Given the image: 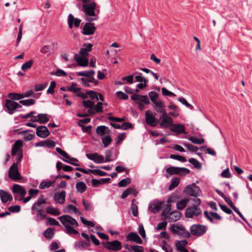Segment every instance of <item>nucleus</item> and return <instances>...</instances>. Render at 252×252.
<instances>
[{
  "instance_id": "f257e3e1",
  "label": "nucleus",
  "mask_w": 252,
  "mask_h": 252,
  "mask_svg": "<svg viewBox=\"0 0 252 252\" xmlns=\"http://www.w3.org/2000/svg\"><path fill=\"white\" fill-rule=\"evenodd\" d=\"M96 3L94 1H92L88 3L82 4L81 6H78V8L84 13L86 20L92 22L98 19L97 13L99 10H98L97 13L96 12Z\"/></svg>"
},
{
  "instance_id": "f03ea898",
  "label": "nucleus",
  "mask_w": 252,
  "mask_h": 252,
  "mask_svg": "<svg viewBox=\"0 0 252 252\" xmlns=\"http://www.w3.org/2000/svg\"><path fill=\"white\" fill-rule=\"evenodd\" d=\"M156 112L161 114L159 117L160 122L159 123L161 127L168 128L172 126L173 123V119L167 115L164 107L157 110Z\"/></svg>"
},
{
  "instance_id": "7ed1b4c3",
  "label": "nucleus",
  "mask_w": 252,
  "mask_h": 252,
  "mask_svg": "<svg viewBox=\"0 0 252 252\" xmlns=\"http://www.w3.org/2000/svg\"><path fill=\"white\" fill-rule=\"evenodd\" d=\"M170 230L174 234L184 238H189L190 233L182 224H173L171 225Z\"/></svg>"
},
{
  "instance_id": "20e7f679",
  "label": "nucleus",
  "mask_w": 252,
  "mask_h": 252,
  "mask_svg": "<svg viewBox=\"0 0 252 252\" xmlns=\"http://www.w3.org/2000/svg\"><path fill=\"white\" fill-rule=\"evenodd\" d=\"M166 174L165 177L169 178L170 176L173 175H186L189 174L190 170L185 167H178L171 166L166 169Z\"/></svg>"
},
{
  "instance_id": "39448f33",
  "label": "nucleus",
  "mask_w": 252,
  "mask_h": 252,
  "mask_svg": "<svg viewBox=\"0 0 252 252\" xmlns=\"http://www.w3.org/2000/svg\"><path fill=\"white\" fill-rule=\"evenodd\" d=\"M59 220L64 227L68 226L77 227L78 225L77 220L69 215L61 216L59 217Z\"/></svg>"
},
{
  "instance_id": "423d86ee",
  "label": "nucleus",
  "mask_w": 252,
  "mask_h": 252,
  "mask_svg": "<svg viewBox=\"0 0 252 252\" xmlns=\"http://www.w3.org/2000/svg\"><path fill=\"white\" fill-rule=\"evenodd\" d=\"M148 95L151 101L154 104L153 108L156 111L164 107L163 103L160 99H158V94L157 92L155 91L150 92Z\"/></svg>"
},
{
  "instance_id": "0eeeda50",
  "label": "nucleus",
  "mask_w": 252,
  "mask_h": 252,
  "mask_svg": "<svg viewBox=\"0 0 252 252\" xmlns=\"http://www.w3.org/2000/svg\"><path fill=\"white\" fill-rule=\"evenodd\" d=\"M191 234L199 237L204 235L207 231V227L202 224H193L190 227Z\"/></svg>"
},
{
  "instance_id": "6e6552de",
  "label": "nucleus",
  "mask_w": 252,
  "mask_h": 252,
  "mask_svg": "<svg viewBox=\"0 0 252 252\" xmlns=\"http://www.w3.org/2000/svg\"><path fill=\"white\" fill-rule=\"evenodd\" d=\"M184 192L190 196L197 197L201 193V190L199 187L192 184L187 186L184 189Z\"/></svg>"
},
{
  "instance_id": "1a4fd4ad",
  "label": "nucleus",
  "mask_w": 252,
  "mask_h": 252,
  "mask_svg": "<svg viewBox=\"0 0 252 252\" xmlns=\"http://www.w3.org/2000/svg\"><path fill=\"white\" fill-rule=\"evenodd\" d=\"M201 214L202 211L199 207L191 205L187 209L185 216L188 218H193L194 217H198Z\"/></svg>"
},
{
  "instance_id": "9d476101",
  "label": "nucleus",
  "mask_w": 252,
  "mask_h": 252,
  "mask_svg": "<svg viewBox=\"0 0 252 252\" xmlns=\"http://www.w3.org/2000/svg\"><path fill=\"white\" fill-rule=\"evenodd\" d=\"M145 121L147 125L152 127L156 126L159 123V120L156 118L151 110L145 112Z\"/></svg>"
},
{
  "instance_id": "9b49d317",
  "label": "nucleus",
  "mask_w": 252,
  "mask_h": 252,
  "mask_svg": "<svg viewBox=\"0 0 252 252\" xmlns=\"http://www.w3.org/2000/svg\"><path fill=\"white\" fill-rule=\"evenodd\" d=\"M8 175L10 179L14 180H19L21 179L17 163H13L11 166L8 172Z\"/></svg>"
},
{
  "instance_id": "f8f14e48",
  "label": "nucleus",
  "mask_w": 252,
  "mask_h": 252,
  "mask_svg": "<svg viewBox=\"0 0 252 252\" xmlns=\"http://www.w3.org/2000/svg\"><path fill=\"white\" fill-rule=\"evenodd\" d=\"M103 245L105 248L114 251H120L122 248V244L118 240H115L111 242L107 241L104 243Z\"/></svg>"
},
{
  "instance_id": "ddd939ff",
  "label": "nucleus",
  "mask_w": 252,
  "mask_h": 252,
  "mask_svg": "<svg viewBox=\"0 0 252 252\" xmlns=\"http://www.w3.org/2000/svg\"><path fill=\"white\" fill-rule=\"evenodd\" d=\"M5 107L8 110V113L10 115L14 113L17 108L22 107L18 103L10 99H6L5 103Z\"/></svg>"
},
{
  "instance_id": "4468645a",
  "label": "nucleus",
  "mask_w": 252,
  "mask_h": 252,
  "mask_svg": "<svg viewBox=\"0 0 252 252\" xmlns=\"http://www.w3.org/2000/svg\"><path fill=\"white\" fill-rule=\"evenodd\" d=\"M96 29L94 23L88 22L84 25L82 33L84 35H92L94 33Z\"/></svg>"
},
{
  "instance_id": "2eb2a0df",
  "label": "nucleus",
  "mask_w": 252,
  "mask_h": 252,
  "mask_svg": "<svg viewBox=\"0 0 252 252\" xmlns=\"http://www.w3.org/2000/svg\"><path fill=\"white\" fill-rule=\"evenodd\" d=\"M36 135L42 138H45L50 135L48 128L44 126H40L36 128Z\"/></svg>"
},
{
  "instance_id": "dca6fc26",
  "label": "nucleus",
  "mask_w": 252,
  "mask_h": 252,
  "mask_svg": "<svg viewBox=\"0 0 252 252\" xmlns=\"http://www.w3.org/2000/svg\"><path fill=\"white\" fill-rule=\"evenodd\" d=\"M86 157L90 160L94 161L96 163H102L104 162V158L102 155H99L98 153L87 154Z\"/></svg>"
},
{
  "instance_id": "f3484780",
  "label": "nucleus",
  "mask_w": 252,
  "mask_h": 252,
  "mask_svg": "<svg viewBox=\"0 0 252 252\" xmlns=\"http://www.w3.org/2000/svg\"><path fill=\"white\" fill-rule=\"evenodd\" d=\"M67 22L69 28L72 29L73 25L75 27L78 28L80 26L81 20L78 18H74L72 14H69L68 16Z\"/></svg>"
},
{
  "instance_id": "a211bd4d",
  "label": "nucleus",
  "mask_w": 252,
  "mask_h": 252,
  "mask_svg": "<svg viewBox=\"0 0 252 252\" xmlns=\"http://www.w3.org/2000/svg\"><path fill=\"white\" fill-rule=\"evenodd\" d=\"M12 192L15 194H19L21 197H24L26 194L25 189L22 186L18 184L13 185L12 188Z\"/></svg>"
},
{
  "instance_id": "6ab92c4d",
  "label": "nucleus",
  "mask_w": 252,
  "mask_h": 252,
  "mask_svg": "<svg viewBox=\"0 0 252 252\" xmlns=\"http://www.w3.org/2000/svg\"><path fill=\"white\" fill-rule=\"evenodd\" d=\"M65 191L62 190L60 192H56L54 195V199L56 203L63 204L65 202Z\"/></svg>"
},
{
  "instance_id": "aec40b11",
  "label": "nucleus",
  "mask_w": 252,
  "mask_h": 252,
  "mask_svg": "<svg viewBox=\"0 0 252 252\" xmlns=\"http://www.w3.org/2000/svg\"><path fill=\"white\" fill-rule=\"evenodd\" d=\"M0 198L3 203H6L9 200H12L13 198L10 193L3 189H0Z\"/></svg>"
},
{
  "instance_id": "412c9836",
  "label": "nucleus",
  "mask_w": 252,
  "mask_h": 252,
  "mask_svg": "<svg viewBox=\"0 0 252 252\" xmlns=\"http://www.w3.org/2000/svg\"><path fill=\"white\" fill-rule=\"evenodd\" d=\"M23 145V142L21 140H17L13 147L12 149L11 154L12 156H15L17 153L22 152V147Z\"/></svg>"
},
{
  "instance_id": "4be33fe9",
  "label": "nucleus",
  "mask_w": 252,
  "mask_h": 252,
  "mask_svg": "<svg viewBox=\"0 0 252 252\" xmlns=\"http://www.w3.org/2000/svg\"><path fill=\"white\" fill-rule=\"evenodd\" d=\"M131 98L133 100H139L141 103L143 102L145 104L148 105L150 104V101L147 95L134 94L131 96Z\"/></svg>"
},
{
  "instance_id": "5701e85b",
  "label": "nucleus",
  "mask_w": 252,
  "mask_h": 252,
  "mask_svg": "<svg viewBox=\"0 0 252 252\" xmlns=\"http://www.w3.org/2000/svg\"><path fill=\"white\" fill-rule=\"evenodd\" d=\"M163 203L164 201L154 203L149 205V209L152 212L157 213L161 209Z\"/></svg>"
},
{
  "instance_id": "b1692460",
  "label": "nucleus",
  "mask_w": 252,
  "mask_h": 252,
  "mask_svg": "<svg viewBox=\"0 0 252 252\" xmlns=\"http://www.w3.org/2000/svg\"><path fill=\"white\" fill-rule=\"evenodd\" d=\"M173 202L172 197L168 198L167 199V204L166 205L165 208L164 209L162 213V216L164 217L165 219H167L169 214L170 213V211L171 210V203Z\"/></svg>"
},
{
  "instance_id": "393cba45",
  "label": "nucleus",
  "mask_w": 252,
  "mask_h": 252,
  "mask_svg": "<svg viewBox=\"0 0 252 252\" xmlns=\"http://www.w3.org/2000/svg\"><path fill=\"white\" fill-rule=\"evenodd\" d=\"M55 145L56 143L54 141L49 139L35 143V146L46 147L48 148H54L55 146Z\"/></svg>"
},
{
  "instance_id": "a878e982",
  "label": "nucleus",
  "mask_w": 252,
  "mask_h": 252,
  "mask_svg": "<svg viewBox=\"0 0 252 252\" xmlns=\"http://www.w3.org/2000/svg\"><path fill=\"white\" fill-rule=\"evenodd\" d=\"M171 131L177 133H185V127L182 124H172Z\"/></svg>"
},
{
  "instance_id": "bb28decb",
  "label": "nucleus",
  "mask_w": 252,
  "mask_h": 252,
  "mask_svg": "<svg viewBox=\"0 0 252 252\" xmlns=\"http://www.w3.org/2000/svg\"><path fill=\"white\" fill-rule=\"evenodd\" d=\"M111 181L110 178H102L99 180L93 179L92 180V184L94 187H97L100 185L109 183Z\"/></svg>"
},
{
  "instance_id": "cd10ccee",
  "label": "nucleus",
  "mask_w": 252,
  "mask_h": 252,
  "mask_svg": "<svg viewBox=\"0 0 252 252\" xmlns=\"http://www.w3.org/2000/svg\"><path fill=\"white\" fill-rule=\"evenodd\" d=\"M74 60L79 66H87L88 65V60L85 57L79 56V55L77 54L74 55Z\"/></svg>"
},
{
  "instance_id": "c85d7f7f",
  "label": "nucleus",
  "mask_w": 252,
  "mask_h": 252,
  "mask_svg": "<svg viewBox=\"0 0 252 252\" xmlns=\"http://www.w3.org/2000/svg\"><path fill=\"white\" fill-rule=\"evenodd\" d=\"M126 239L127 240L134 241L139 244H141L142 243V241L141 238L137 233L134 232L129 233L127 236Z\"/></svg>"
},
{
  "instance_id": "c756f323",
  "label": "nucleus",
  "mask_w": 252,
  "mask_h": 252,
  "mask_svg": "<svg viewBox=\"0 0 252 252\" xmlns=\"http://www.w3.org/2000/svg\"><path fill=\"white\" fill-rule=\"evenodd\" d=\"M181 213L178 211H174L169 214L168 218L171 222H174L178 220L181 218Z\"/></svg>"
},
{
  "instance_id": "7c9ffc66",
  "label": "nucleus",
  "mask_w": 252,
  "mask_h": 252,
  "mask_svg": "<svg viewBox=\"0 0 252 252\" xmlns=\"http://www.w3.org/2000/svg\"><path fill=\"white\" fill-rule=\"evenodd\" d=\"M96 132L99 136H103L106 134H109L110 131L108 127L105 126H100L96 127Z\"/></svg>"
},
{
  "instance_id": "2f4dec72",
  "label": "nucleus",
  "mask_w": 252,
  "mask_h": 252,
  "mask_svg": "<svg viewBox=\"0 0 252 252\" xmlns=\"http://www.w3.org/2000/svg\"><path fill=\"white\" fill-rule=\"evenodd\" d=\"M46 203V199L44 198V195H41L37 200V201L34 203V204L32 205L31 209L32 211H33L35 209H36V207H38Z\"/></svg>"
},
{
  "instance_id": "473e14b6",
  "label": "nucleus",
  "mask_w": 252,
  "mask_h": 252,
  "mask_svg": "<svg viewBox=\"0 0 252 252\" xmlns=\"http://www.w3.org/2000/svg\"><path fill=\"white\" fill-rule=\"evenodd\" d=\"M79 95L82 96L84 99L89 97L92 99H96L97 100H98L97 94L94 91H90L87 92L85 94H81Z\"/></svg>"
},
{
  "instance_id": "72a5a7b5",
  "label": "nucleus",
  "mask_w": 252,
  "mask_h": 252,
  "mask_svg": "<svg viewBox=\"0 0 252 252\" xmlns=\"http://www.w3.org/2000/svg\"><path fill=\"white\" fill-rule=\"evenodd\" d=\"M93 45L91 43L84 44L83 47L81 48L79 54L82 56H87L88 52L92 50Z\"/></svg>"
},
{
  "instance_id": "f704fd0d",
  "label": "nucleus",
  "mask_w": 252,
  "mask_h": 252,
  "mask_svg": "<svg viewBox=\"0 0 252 252\" xmlns=\"http://www.w3.org/2000/svg\"><path fill=\"white\" fill-rule=\"evenodd\" d=\"M82 104L84 107L90 108V109L88 110L89 114H94V112L93 110L94 107V102L93 101L90 100H83L82 101Z\"/></svg>"
},
{
  "instance_id": "c9c22d12",
  "label": "nucleus",
  "mask_w": 252,
  "mask_h": 252,
  "mask_svg": "<svg viewBox=\"0 0 252 252\" xmlns=\"http://www.w3.org/2000/svg\"><path fill=\"white\" fill-rule=\"evenodd\" d=\"M56 183L55 180L47 181L44 180L40 184L39 187L40 189H43L54 186Z\"/></svg>"
},
{
  "instance_id": "e433bc0d",
  "label": "nucleus",
  "mask_w": 252,
  "mask_h": 252,
  "mask_svg": "<svg viewBox=\"0 0 252 252\" xmlns=\"http://www.w3.org/2000/svg\"><path fill=\"white\" fill-rule=\"evenodd\" d=\"M189 199L187 198H185L181 200L178 201L176 203V208L179 210H183L187 206Z\"/></svg>"
},
{
  "instance_id": "4c0bfd02",
  "label": "nucleus",
  "mask_w": 252,
  "mask_h": 252,
  "mask_svg": "<svg viewBox=\"0 0 252 252\" xmlns=\"http://www.w3.org/2000/svg\"><path fill=\"white\" fill-rule=\"evenodd\" d=\"M63 212L65 213L73 212L76 214H80L78 209L75 206L71 204L67 205L65 208L63 209Z\"/></svg>"
},
{
  "instance_id": "58836bf2",
  "label": "nucleus",
  "mask_w": 252,
  "mask_h": 252,
  "mask_svg": "<svg viewBox=\"0 0 252 252\" xmlns=\"http://www.w3.org/2000/svg\"><path fill=\"white\" fill-rule=\"evenodd\" d=\"M76 189L77 192L83 193L86 190L87 186L83 181L79 182L76 184Z\"/></svg>"
},
{
  "instance_id": "ea45409f",
  "label": "nucleus",
  "mask_w": 252,
  "mask_h": 252,
  "mask_svg": "<svg viewBox=\"0 0 252 252\" xmlns=\"http://www.w3.org/2000/svg\"><path fill=\"white\" fill-rule=\"evenodd\" d=\"M46 212L47 214L54 216H58L60 214V212L58 209L54 208L52 206H48L46 207Z\"/></svg>"
},
{
  "instance_id": "a19ab883",
  "label": "nucleus",
  "mask_w": 252,
  "mask_h": 252,
  "mask_svg": "<svg viewBox=\"0 0 252 252\" xmlns=\"http://www.w3.org/2000/svg\"><path fill=\"white\" fill-rule=\"evenodd\" d=\"M38 121L40 124H45L49 121L46 114L40 113L38 114Z\"/></svg>"
},
{
  "instance_id": "79ce46f5",
  "label": "nucleus",
  "mask_w": 252,
  "mask_h": 252,
  "mask_svg": "<svg viewBox=\"0 0 252 252\" xmlns=\"http://www.w3.org/2000/svg\"><path fill=\"white\" fill-rule=\"evenodd\" d=\"M95 74V72L94 70H88L85 71L78 72L77 75L78 76H86L87 77H91Z\"/></svg>"
},
{
  "instance_id": "37998d69",
  "label": "nucleus",
  "mask_w": 252,
  "mask_h": 252,
  "mask_svg": "<svg viewBox=\"0 0 252 252\" xmlns=\"http://www.w3.org/2000/svg\"><path fill=\"white\" fill-rule=\"evenodd\" d=\"M187 243L188 242L186 240L178 241L176 243L177 250L180 252H181L182 250L185 248V246Z\"/></svg>"
},
{
  "instance_id": "c03bdc74",
  "label": "nucleus",
  "mask_w": 252,
  "mask_h": 252,
  "mask_svg": "<svg viewBox=\"0 0 252 252\" xmlns=\"http://www.w3.org/2000/svg\"><path fill=\"white\" fill-rule=\"evenodd\" d=\"M43 235L48 239H51L54 236V229L48 228L44 232Z\"/></svg>"
},
{
  "instance_id": "a18cd8bd",
  "label": "nucleus",
  "mask_w": 252,
  "mask_h": 252,
  "mask_svg": "<svg viewBox=\"0 0 252 252\" xmlns=\"http://www.w3.org/2000/svg\"><path fill=\"white\" fill-rule=\"evenodd\" d=\"M189 140L192 143L195 144H202L205 142L204 139L202 138H197L194 136H191L189 138Z\"/></svg>"
},
{
  "instance_id": "49530a36",
  "label": "nucleus",
  "mask_w": 252,
  "mask_h": 252,
  "mask_svg": "<svg viewBox=\"0 0 252 252\" xmlns=\"http://www.w3.org/2000/svg\"><path fill=\"white\" fill-rule=\"evenodd\" d=\"M112 139L110 135H106L102 137V142L104 147H107L112 142Z\"/></svg>"
},
{
  "instance_id": "de8ad7c7",
  "label": "nucleus",
  "mask_w": 252,
  "mask_h": 252,
  "mask_svg": "<svg viewBox=\"0 0 252 252\" xmlns=\"http://www.w3.org/2000/svg\"><path fill=\"white\" fill-rule=\"evenodd\" d=\"M180 183V179L178 178H174L172 180L171 184L169 186V189L170 190H173L174 188L177 187Z\"/></svg>"
},
{
  "instance_id": "09e8293b",
  "label": "nucleus",
  "mask_w": 252,
  "mask_h": 252,
  "mask_svg": "<svg viewBox=\"0 0 252 252\" xmlns=\"http://www.w3.org/2000/svg\"><path fill=\"white\" fill-rule=\"evenodd\" d=\"M8 97L12 100H20L24 98V95L19 94L9 93Z\"/></svg>"
},
{
  "instance_id": "8fccbe9b",
  "label": "nucleus",
  "mask_w": 252,
  "mask_h": 252,
  "mask_svg": "<svg viewBox=\"0 0 252 252\" xmlns=\"http://www.w3.org/2000/svg\"><path fill=\"white\" fill-rule=\"evenodd\" d=\"M131 183V179L129 178H126L121 180L118 183L119 187H126Z\"/></svg>"
},
{
  "instance_id": "3c124183",
  "label": "nucleus",
  "mask_w": 252,
  "mask_h": 252,
  "mask_svg": "<svg viewBox=\"0 0 252 252\" xmlns=\"http://www.w3.org/2000/svg\"><path fill=\"white\" fill-rule=\"evenodd\" d=\"M134 189L132 188H129L126 189L122 194L121 198L122 199H125L127 197L129 194H130L133 191Z\"/></svg>"
},
{
  "instance_id": "603ef678",
  "label": "nucleus",
  "mask_w": 252,
  "mask_h": 252,
  "mask_svg": "<svg viewBox=\"0 0 252 252\" xmlns=\"http://www.w3.org/2000/svg\"><path fill=\"white\" fill-rule=\"evenodd\" d=\"M189 162L193 164L194 167L197 169H200L201 168V163L197 159L194 158H189Z\"/></svg>"
},
{
  "instance_id": "864d4df0",
  "label": "nucleus",
  "mask_w": 252,
  "mask_h": 252,
  "mask_svg": "<svg viewBox=\"0 0 252 252\" xmlns=\"http://www.w3.org/2000/svg\"><path fill=\"white\" fill-rule=\"evenodd\" d=\"M74 227H72L71 226L65 227V232L69 235H70V234L76 235V234H78L79 232L77 230H76V229H75L74 228Z\"/></svg>"
},
{
  "instance_id": "5fc2aeb1",
  "label": "nucleus",
  "mask_w": 252,
  "mask_h": 252,
  "mask_svg": "<svg viewBox=\"0 0 252 252\" xmlns=\"http://www.w3.org/2000/svg\"><path fill=\"white\" fill-rule=\"evenodd\" d=\"M19 102L20 104L25 106H30L34 104L35 101L33 99H29L20 100Z\"/></svg>"
},
{
  "instance_id": "6e6d98bb",
  "label": "nucleus",
  "mask_w": 252,
  "mask_h": 252,
  "mask_svg": "<svg viewBox=\"0 0 252 252\" xmlns=\"http://www.w3.org/2000/svg\"><path fill=\"white\" fill-rule=\"evenodd\" d=\"M170 158L174 159H176L183 162H185L187 161L186 158L185 157L180 155L172 154L170 156Z\"/></svg>"
},
{
  "instance_id": "4d7b16f0",
  "label": "nucleus",
  "mask_w": 252,
  "mask_h": 252,
  "mask_svg": "<svg viewBox=\"0 0 252 252\" xmlns=\"http://www.w3.org/2000/svg\"><path fill=\"white\" fill-rule=\"evenodd\" d=\"M47 223L48 225H56V226H60V224L59 222L56 220L55 219L51 217H48L47 219Z\"/></svg>"
},
{
  "instance_id": "13d9d810",
  "label": "nucleus",
  "mask_w": 252,
  "mask_h": 252,
  "mask_svg": "<svg viewBox=\"0 0 252 252\" xmlns=\"http://www.w3.org/2000/svg\"><path fill=\"white\" fill-rule=\"evenodd\" d=\"M51 47L49 45H46L44 46L40 50V52L44 54H47V56H49L50 54Z\"/></svg>"
},
{
  "instance_id": "bf43d9fd",
  "label": "nucleus",
  "mask_w": 252,
  "mask_h": 252,
  "mask_svg": "<svg viewBox=\"0 0 252 252\" xmlns=\"http://www.w3.org/2000/svg\"><path fill=\"white\" fill-rule=\"evenodd\" d=\"M183 145L190 152H196L198 150V147L192 144L184 143Z\"/></svg>"
},
{
  "instance_id": "052dcab7",
  "label": "nucleus",
  "mask_w": 252,
  "mask_h": 252,
  "mask_svg": "<svg viewBox=\"0 0 252 252\" xmlns=\"http://www.w3.org/2000/svg\"><path fill=\"white\" fill-rule=\"evenodd\" d=\"M135 199H133L132 200V204H131V210L132 213L134 217H137L138 215V206L134 203Z\"/></svg>"
},
{
  "instance_id": "680f3d73",
  "label": "nucleus",
  "mask_w": 252,
  "mask_h": 252,
  "mask_svg": "<svg viewBox=\"0 0 252 252\" xmlns=\"http://www.w3.org/2000/svg\"><path fill=\"white\" fill-rule=\"evenodd\" d=\"M102 105L103 103L102 102H98L96 105L94 104V107L93 108L95 110V111L96 113H102L103 112V109L102 107Z\"/></svg>"
},
{
  "instance_id": "e2e57ef3",
  "label": "nucleus",
  "mask_w": 252,
  "mask_h": 252,
  "mask_svg": "<svg viewBox=\"0 0 252 252\" xmlns=\"http://www.w3.org/2000/svg\"><path fill=\"white\" fill-rule=\"evenodd\" d=\"M75 86H76V84L75 83H72L71 86L67 88V90L68 91L72 92L75 93H78L80 91V88H76Z\"/></svg>"
},
{
  "instance_id": "0e129e2a",
  "label": "nucleus",
  "mask_w": 252,
  "mask_h": 252,
  "mask_svg": "<svg viewBox=\"0 0 252 252\" xmlns=\"http://www.w3.org/2000/svg\"><path fill=\"white\" fill-rule=\"evenodd\" d=\"M9 212L11 213H19L21 211V207L20 205L11 206L8 208Z\"/></svg>"
},
{
  "instance_id": "69168bd1",
  "label": "nucleus",
  "mask_w": 252,
  "mask_h": 252,
  "mask_svg": "<svg viewBox=\"0 0 252 252\" xmlns=\"http://www.w3.org/2000/svg\"><path fill=\"white\" fill-rule=\"evenodd\" d=\"M32 64H33V61L32 60H30V61L24 63L22 65L21 68L23 70L26 71V70L31 68Z\"/></svg>"
},
{
  "instance_id": "338daca9",
  "label": "nucleus",
  "mask_w": 252,
  "mask_h": 252,
  "mask_svg": "<svg viewBox=\"0 0 252 252\" xmlns=\"http://www.w3.org/2000/svg\"><path fill=\"white\" fill-rule=\"evenodd\" d=\"M82 204L86 211H90L92 210V206L91 204L88 201H86L84 199L82 200Z\"/></svg>"
},
{
  "instance_id": "774afa93",
  "label": "nucleus",
  "mask_w": 252,
  "mask_h": 252,
  "mask_svg": "<svg viewBox=\"0 0 252 252\" xmlns=\"http://www.w3.org/2000/svg\"><path fill=\"white\" fill-rule=\"evenodd\" d=\"M131 250L134 252H144L143 247L141 246H130Z\"/></svg>"
}]
</instances>
